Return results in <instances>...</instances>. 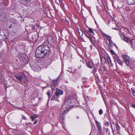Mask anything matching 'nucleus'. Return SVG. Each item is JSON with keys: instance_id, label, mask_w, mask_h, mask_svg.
I'll list each match as a JSON object with an SVG mask.
<instances>
[{"instance_id": "f3484780", "label": "nucleus", "mask_w": 135, "mask_h": 135, "mask_svg": "<svg viewBox=\"0 0 135 135\" xmlns=\"http://www.w3.org/2000/svg\"><path fill=\"white\" fill-rule=\"evenodd\" d=\"M68 111L69 109L68 108H66L64 110L63 113V114L62 115V118H63V114H65L66 113H67L68 112Z\"/></svg>"}, {"instance_id": "39448f33", "label": "nucleus", "mask_w": 135, "mask_h": 135, "mask_svg": "<svg viewBox=\"0 0 135 135\" xmlns=\"http://www.w3.org/2000/svg\"><path fill=\"white\" fill-rule=\"evenodd\" d=\"M84 34H85L86 37L89 39L91 43H92L94 45L95 43L93 41L92 37L88 33L86 32L85 31Z\"/></svg>"}, {"instance_id": "f8f14e48", "label": "nucleus", "mask_w": 135, "mask_h": 135, "mask_svg": "<svg viewBox=\"0 0 135 135\" xmlns=\"http://www.w3.org/2000/svg\"><path fill=\"white\" fill-rule=\"evenodd\" d=\"M87 79L85 77H83L81 79V81L84 84H86L87 82Z\"/></svg>"}, {"instance_id": "4c0bfd02", "label": "nucleus", "mask_w": 135, "mask_h": 135, "mask_svg": "<svg viewBox=\"0 0 135 135\" xmlns=\"http://www.w3.org/2000/svg\"><path fill=\"white\" fill-rule=\"evenodd\" d=\"M56 1L57 3V4H58L59 5L60 4V1H59V2H56Z\"/></svg>"}, {"instance_id": "9d476101", "label": "nucleus", "mask_w": 135, "mask_h": 135, "mask_svg": "<svg viewBox=\"0 0 135 135\" xmlns=\"http://www.w3.org/2000/svg\"><path fill=\"white\" fill-rule=\"evenodd\" d=\"M87 65L90 68H92L94 66V65L91 62L89 61L87 64Z\"/></svg>"}, {"instance_id": "393cba45", "label": "nucleus", "mask_w": 135, "mask_h": 135, "mask_svg": "<svg viewBox=\"0 0 135 135\" xmlns=\"http://www.w3.org/2000/svg\"><path fill=\"white\" fill-rule=\"evenodd\" d=\"M58 78H57L56 80H53V83L52 84H56V82L58 80Z\"/></svg>"}, {"instance_id": "b1692460", "label": "nucleus", "mask_w": 135, "mask_h": 135, "mask_svg": "<svg viewBox=\"0 0 135 135\" xmlns=\"http://www.w3.org/2000/svg\"><path fill=\"white\" fill-rule=\"evenodd\" d=\"M132 94L135 97V90H132Z\"/></svg>"}, {"instance_id": "a878e982", "label": "nucleus", "mask_w": 135, "mask_h": 135, "mask_svg": "<svg viewBox=\"0 0 135 135\" xmlns=\"http://www.w3.org/2000/svg\"><path fill=\"white\" fill-rule=\"evenodd\" d=\"M124 41H125L126 42H128V40L127 37H126L125 36L124 37V38H123L122 39Z\"/></svg>"}, {"instance_id": "a19ab883", "label": "nucleus", "mask_w": 135, "mask_h": 135, "mask_svg": "<svg viewBox=\"0 0 135 135\" xmlns=\"http://www.w3.org/2000/svg\"><path fill=\"white\" fill-rule=\"evenodd\" d=\"M105 129H106V131H108V128H106Z\"/></svg>"}, {"instance_id": "c03bdc74", "label": "nucleus", "mask_w": 135, "mask_h": 135, "mask_svg": "<svg viewBox=\"0 0 135 135\" xmlns=\"http://www.w3.org/2000/svg\"><path fill=\"white\" fill-rule=\"evenodd\" d=\"M97 77H96V80H97Z\"/></svg>"}, {"instance_id": "f257e3e1", "label": "nucleus", "mask_w": 135, "mask_h": 135, "mask_svg": "<svg viewBox=\"0 0 135 135\" xmlns=\"http://www.w3.org/2000/svg\"><path fill=\"white\" fill-rule=\"evenodd\" d=\"M50 48L48 45H40L36 50V56L38 58H42L46 55L50 54Z\"/></svg>"}, {"instance_id": "37998d69", "label": "nucleus", "mask_w": 135, "mask_h": 135, "mask_svg": "<svg viewBox=\"0 0 135 135\" xmlns=\"http://www.w3.org/2000/svg\"><path fill=\"white\" fill-rule=\"evenodd\" d=\"M66 83H68V81H66L65 82Z\"/></svg>"}, {"instance_id": "20e7f679", "label": "nucleus", "mask_w": 135, "mask_h": 135, "mask_svg": "<svg viewBox=\"0 0 135 135\" xmlns=\"http://www.w3.org/2000/svg\"><path fill=\"white\" fill-rule=\"evenodd\" d=\"M103 34L105 36V37H107L108 40L109 42V43L108 44V46L110 47H112L113 46V43L111 40V37L110 36L106 35L105 34L103 33Z\"/></svg>"}, {"instance_id": "c9c22d12", "label": "nucleus", "mask_w": 135, "mask_h": 135, "mask_svg": "<svg viewBox=\"0 0 135 135\" xmlns=\"http://www.w3.org/2000/svg\"><path fill=\"white\" fill-rule=\"evenodd\" d=\"M22 119H26V117L24 116H23L22 117Z\"/></svg>"}, {"instance_id": "1a4fd4ad", "label": "nucleus", "mask_w": 135, "mask_h": 135, "mask_svg": "<svg viewBox=\"0 0 135 135\" xmlns=\"http://www.w3.org/2000/svg\"><path fill=\"white\" fill-rule=\"evenodd\" d=\"M127 2L129 5H134L135 3V0H127Z\"/></svg>"}, {"instance_id": "5701e85b", "label": "nucleus", "mask_w": 135, "mask_h": 135, "mask_svg": "<svg viewBox=\"0 0 135 135\" xmlns=\"http://www.w3.org/2000/svg\"><path fill=\"white\" fill-rule=\"evenodd\" d=\"M119 35L122 39L123 38H124V37H125L124 34L123 33H120Z\"/></svg>"}, {"instance_id": "0eeeda50", "label": "nucleus", "mask_w": 135, "mask_h": 135, "mask_svg": "<svg viewBox=\"0 0 135 135\" xmlns=\"http://www.w3.org/2000/svg\"><path fill=\"white\" fill-rule=\"evenodd\" d=\"M63 93V91L62 90L60 89H58L55 92V94L57 96H58L59 97L60 95H62Z\"/></svg>"}, {"instance_id": "6e6552de", "label": "nucleus", "mask_w": 135, "mask_h": 135, "mask_svg": "<svg viewBox=\"0 0 135 135\" xmlns=\"http://www.w3.org/2000/svg\"><path fill=\"white\" fill-rule=\"evenodd\" d=\"M107 61L108 62L109 66L110 67L112 66H113V64L112 62L110 57L109 56H108L107 57Z\"/></svg>"}, {"instance_id": "f03ea898", "label": "nucleus", "mask_w": 135, "mask_h": 135, "mask_svg": "<svg viewBox=\"0 0 135 135\" xmlns=\"http://www.w3.org/2000/svg\"><path fill=\"white\" fill-rule=\"evenodd\" d=\"M16 78L19 81V83L22 84V82H25L27 81V77L24 73H21L15 75Z\"/></svg>"}, {"instance_id": "9b49d317", "label": "nucleus", "mask_w": 135, "mask_h": 135, "mask_svg": "<svg viewBox=\"0 0 135 135\" xmlns=\"http://www.w3.org/2000/svg\"><path fill=\"white\" fill-rule=\"evenodd\" d=\"M59 97H58V96H57L55 94L53 96L51 100H55L56 101H58V98Z\"/></svg>"}, {"instance_id": "2eb2a0df", "label": "nucleus", "mask_w": 135, "mask_h": 135, "mask_svg": "<svg viewBox=\"0 0 135 135\" xmlns=\"http://www.w3.org/2000/svg\"><path fill=\"white\" fill-rule=\"evenodd\" d=\"M32 69L33 70L35 71H39L40 70V68L38 66H37L36 67H35L34 66H33Z\"/></svg>"}, {"instance_id": "dca6fc26", "label": "nucleus", "mask_w": 135, "mask_h": 135, "mask_svg": "<svg viewBox=\"0 0 135 135\" xmlns=\"http://www.w3.org/2000/svg\"><path fill=\"white\" fill-rule=\"evenodd\" d=\"M37 115L35 114L33 116H31V118L32 120H35V119L37 118Z\"/></svg>"}, {"instance_id": "c756f323", "label": "nucleus", "mask_w": 135, "mask_h": 135, "mask_svg": "<svg viewBox=\"0 0 135 135\" xmlns=\"http://www.w3.org/2000/svg\"><path fill=\"white\" fill-rule=\"evenodd\" d=\"M97 71L96 69L95 68H94L93 69V73L94 74Z\"/></svg>"}, {"instance_id": "423d86ee", "label": "nucleus", "mask_w": 135, "mask_h": 135, "mask_svg": "<svg viewBox=\"0 0 135 135\" xmlns=\"http://www.w3.org/2000/svg\"><path fill=\"white\" fill-rule=\"evenodd\" d=\"M72 99H67L65 101L64 105L62 106V107H63L64 105H69L71 103H72Z\"/></svg>"}, {"instance_id": "58836bf2", "label": "nucleus", "mask_w": 135, "mask_h": 135, "mask_svg": "<svg viewBox=\"0 0 135 135\" xmlns=\"http://www.w3.org/2000/svg\"><path fill=\"white\" fill-rule=\"evenodd\" d=\"M89 86H83V87H82V88H83V89H84V88H85V87H88Z\"/></svg>"}, {"instance_id": "c85d7f7f", "label": "nucleus", "mask_w": 135, "mask_h": 135, "mask_svg": "<svg viewBox=\"0 0 135 135\" xmlns=\"http://www.w3.org/2000/svg\"><path fill=\"white\" fill-rule=\"evenodd\" d=\"M116 129H117V130L118 131H119L120 130V127L118 125H116Z\"/></svg>"}, {"instance_id": "473e14b6", "label": "nucleus", "mask_w": 135, "mask_h": 135, "mask_svg": "<svg viewBox=\"0 0 135 135\" xmlns=\"http://www.w3.org/2000/svg\"><path fill=\"white\" fill-rule=\"evenodd\" d=\"M110 52L112 53L113 54H115V52L114 51L112 50H111L110 51Z\"/></svg>"}, {"instance_id": "6ab92c4d", "label": "nucleus", "mask_w": 135, "mask_h": 135, "mask_svg": "<svg viewBox=\"0 0 135 135\" xmlns=\"http://www.w3.org/2000/svg\"><path fill=\"white\" fill-rule=\"evenodd\" d=\"M100 70L102 72L104 71L105 70V68L103 67H101L100 68Z\"/></svg>"}, {"instance_id": "ea45409f", "label": "nucleus", "mask_w": 135, "mask_h": 135, "mask_svg": "<svg viewBox=\"0 0 135 135\" xmlns=\"http://www.w3.org/2000/svg\"><path fill=\"white\" fill-rule=\"evenodd\" d=\"M27 2H30L31 0H25Z\"/></svg>"}, {"instance_id": "f704fd0d", "label": "nucleus", "mask_w": 135, "mask_h": 135, "mask_svg": "<svg viewBox=\"0 0 135 135\" xmlns=\"http://www.w3.org/2000/svg\"><path fill=\"white\" fill-rule=\"evenodd\" d=\"M98 128L99 129L101 130L102 129V128L101 127V125L99 126H98Z\"/></svg>"}, {"instance_id": "ddd939ff", "label": "nucleus", "mask_w": 135, "mask_h": 135, "mask_svg": "<svg viewBox=\"0 0 135 135\" xmlns=\"http://www.w3.org/2000/svg\"><path fill=\"white\" fill-rule=\"evenodd\" d=\"M24 56H25V54H21V56H20V59L21 60H26V57H24Z\"/></svg>"}, {"instance_id": "2f4dec72", "label": "nucleus", "mask_w": 135, "mask_h": 135, "mask_svg": "<svg viewBox=\"0 0 135 135\" xmlns=\"http://www.w3.org/2000/svg\"><path fill=\"white\" fill-rule=\"evenodd\" d=\"M47 94L48 96L49 97L50 95V93L49 91H48L47 93Z\"/></svg>"}, {"instance_id": "bb28decb", "label": "nucleus", "mask_w": 135, "mask_h": 135, "mask_svg": "<svg viewBox=\"0 0 135 135\" xmlns=\"http://www.w3.org/2000/svg\"><path fill=\"white\" fill-rule=\"evenodd\" d=\"M103 113V111L101 109L99 110V113L100 115H101Z\"/></svg>"}, {"instance_id": "aec40b11", "label": "nucleus", "mask_w": 135, "mask_h": 135, "mask_svg": "<svg viewBox=\"0 0 135 135\" xmlns=\"http://www.w3.org/2000/svg\"><path fill=\"white\" fill-rule=\"evenodd\" d=\"M117 62L119 65H121L122 66V64H123V62L122 60H120V59Z\"/></svg>"}, {"instance_id": "cd10ccee", "label": "nucleus", "mask_w": 135, "mask_h": 135, "mask_svg": "<svg viewBox=\"0 0 135 135\" xmlns=\"http://www.w3.org/2000/svg\"><path fill=\"white\" fill-rule=\"evenodd\" d=\"M104 124L106 126H108L109 124V123L108 121L106 122L105 123H104Z\"/></svg>"}, {"instance_id": "e433bc0d", "label": "nucleus", "mask_w": 135, "mask_h": 135, "mask_svg": "<svg viewBox=\"0 0 135 135\" xmlns=\"http://www.w3.org/2000/svg\"><path fill=\"white\" fill-rule=\"evenodd\" d=\"M37 120H35L34 121V123H33V124H36V123H37Z\"/></svg>"}, {"instance_id": "4468645a", "label": "nucleus", "mask_w": 135, "mask_h": 135, "mask_svg": "<svg viewBox=\"0 0 135 135\" xmlns=\"http://www.w3.org/2000/svg\"><path fill=\"white\" fill-rule=\"evenodd\" d=\"M113 57L115 61L117 62L120 59L119 57L117 55H115Z\"/></svg>"}, {"instance_id": "72a5a7b5", "label": "nucleus", "mask_w": 135, "mask_h": 135, "mask_svg": "<svg viewBox=\"0 0 135 135\" xmlns=\"http://www.w3.org/2000/svg\"><path fill=\"white\" fill-rule=\"evenodd\" d=\"M131 106H132L133 108H135V104H132L131 105Z\"/></svg>"}, {"instance_id": "a211bd4d", "label": "nucleus", "mask_w": 135, "mask_h": 135, "mask_svg": "<svg viewBox=\"0 0 135 135\" xmlns=\"http://www.w3.org/2000/svg\"><path fill=\"white\" fill-rule=\"evenodd\" d=\"M56 84H52L51 85V88L52 90H54L55 88Z\"/></svg>"}, {"instance_id": "a18cd8bd", "label": "nucleus", "mask_w": 135, "mask_h": 135, "mask_svg": "<svg viewBox=\"0 0 135 135\" xmlns=\"http://www.w3.org/2000/svg\"><path fill=\"white\" fill-rule=\"evenodd\" d=\"M59 0V1L60 0Z\"/></svg>"}, {"instance_id": "412c9836", "label": "nucleus", "mask_w": 135, "mask_h": 135, "mask_svg": "<svg viewBox=\"0 0 135 135\" xmlns=\"http://www.w3.org/2000/svg\"><path fill=\"white\" fill-rule=\"evenodd\" d=\"M3 61V58L0 54V64L2 63Z\"/></svg>"}, {"instance_id": "7c9ffc66", "label": "nucleus", "mask_w": 135, "mask_h": 135, "mask_svg": "<svg viewBox=\"0 0 135 135\" xmlns=\"http://www.w3.org/2000/svg\"><path fill=\"white\" fill-rule=\"evenodd\" d=\"M97 125L98 126H99L101 125L100 123L98 122V121H97Z\"/></svg>"}, {"instance_id": "7ed1b4c3", "label": "nucleus", "mask_w": 135, "mask_h": 135, "mask_svg": "<svg viewBox=\"0 0 135 135\" xmlns=\"http://www.w3.org/2000/svg\"><path fill=\"white\" fill-rule=\"evenodd\" d=\"M123 57L126 62V65L127 66H129L131 68H132L133 64L131 61V59L130 57L127 55H123Z\"/></svg>"}, {"instance_id": "4be33fe9", "label": "nucleus", "mask_w": 135, "mask_h": 135, "mask_svg": "<svg viewBox=\"0 0 135 135\" xmlns=\"http://www.w3.org/2000/svg\"><path fill=\"white\" fill-rule=\"evenodd\" d=\"M89 32H90L91 33H94V31L92 29H91V28H89L88 30Z\"/></svg>"}, {"instance_id": "79ce46f5", "label": "nucleus", "mask_w": 135, "mask_h": 135, "mask_svg": "<svg viewBox=\"0 0 135 135\" xmlns=\"http://www.w3.org/2000/svg\"><path fill=\"white\" fill-rule=\"evenodd\" d=\"M76 117H77V118H78V119H79V117L78 116H77Z\"/></svg>"}]
</instances>
